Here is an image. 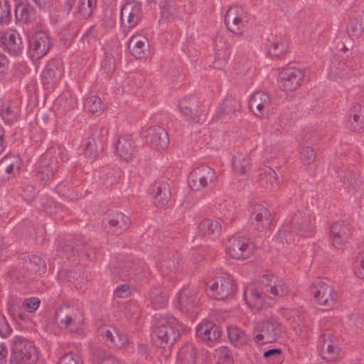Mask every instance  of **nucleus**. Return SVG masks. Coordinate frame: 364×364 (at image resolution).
Listing matches in <instances>:
<instances>
[{
	"label": "nucleus",
	"mask_w": 364,
	"mask_h": 364,
	"mask_svg": "<svg viewBox=\"0 0 364 364\" xmlns=\"http://www.w3.org/2000/svg\"><path fill=\"white\" fill-rule=\"evenodd\" d=\"M288 292L285 283L273 275H264L258 284H247L243 291L247 305L253 311L264 306L265 301L263 294L269 293V296H283Z\"/></svg>",
	"instance_id": "obj_1"
},
{
	"label": "nucleus",
	"mask_w": 364,
	"mask_h": 364,
	"mask_svg": "<svg viewBox=\"0 0 364 364\" xmlns=\"http://www.w3.org/2000/svg\"><path fill=\"white\" fill-rule=\"evenodd\" d=\"M282 332V327L278 318L269 314L257 321L252 333L255 343L261 345L276 341Z\"/></svg>",
	"instance_id": "obj_2"
},
{
	"label": "nucleus",
	"mask_w": 364,
	"mask_h": 364,
	"mask_svg": "<svg viewBox=\"0 0 364 364\" xmlns=\"http://www.w3.org/2000/svg\"><path fill=\"white\" fill-rule=\"evenodd\" d=\"M38 357L33 341L20 336L12 339L10 364H35Z\"/></svg>",
	"instance_id": "obj_3"
},
{
	"label": "nucleus",
	"mask_w": 364,
	"mask_h": 364,
	"mask_svg": "<svg viewBox=\"0 0 364 364\" xmlns=\"http://www.w3.org/2000/svg\"><path fill=\"white\" fill-rule=\"evenodd\" d=\"M55 320L60 328L70 332L81 333L85 328V317L77 308L65 306L58 309L55 313Z\"/></svg>",
	"instance_id": "obj_4"
},
{
	"label": "nucleus",
	"mask_w": 364,
	"mask_h": 364,
	"mask_svg": "<svg viewBox=\"0 0 364 364\" xmlns=\"http://www.w3.org/2000/svg\"><path fill=\"white\" fill-rule=\"evenodd\" d=\"M179 330L175 320L166 321L157 326L153 331L152 339L154 344L162 348H171L179 338Z\"/></svg>",
	"instance_id": "obj_5"
},
{
	"label": "nucleus",
	"mask_w": 364,
	"mask_h": 364,
	"mask_svg": "<svg viewBox=\"0 0 364 364\" xmlns=\"http://www.w3.org/2000/svg\"><path fill=\"white\" fill-rule=\"evenodd\" d=\"M247 12L240 6H231L227 11L225 22L228 29L235 34L242 35L249 23Z\"/></svg>",
	"instance_id": "obj_6"
},
{
	"label": "nucleus",
	"mask_w": 364,
	"mask_h": 364,
	"mask_svg": "<svg viewBox=\"0 0 364 364\" xmlns=\"http://www.w3.org/2000/svg\"><path fill=\"white\" fill-rule=\"evenodd\" d=\"M51 47V40L45 31L32 33L28 41V53L33 60H37L47 54Z\"/></svg>",
	"instance_id": "obj_7"
},
{
	"label": "nucleus",
	"mask_w": 364,
	"mask_h": 364,
	"mask_svg": "<svg viewBox=\"0 0 364 364\" xmlns=\"http://www.w3.org/2000/svg\"><path fill=\"white\" fill-rule=\"evenodd\" d=\"M232 290L233 285L230 279L220 276L206 283L205 293L210 298L221 300L230 296Z\"/></svg>",
	"instance_id": "obj_8"
},
{
	"label": "nucleus",
	"mask_w": 364,
	"mask_h": 364,
	"mask_svg": "<svg viewBox=\"0 0 364 364\" xmlns=\"http://www.w3.org/2000/svg\"><path fill=\"white\" fill-rule=\"evenodd\" d=\"M299 219V216L296 215L292 220H287V223L289 222V225L287 224L284 229L279 230L278 237L281 239L284 238L287 242H290L291 240L294 241V239L292 238L294 233L297 234L298 232L300 236L304 237L312 236L314 234L313 222L310 220L297 227Z\"/></svg>",
	"instance_id": "obj_9"
},
{
	"label": "nucleus",
	"mask_w": 364,
	"mask_h": 364,
	"mask_svg": "<svg viewBox=\"0 0 364 364\" xmlns=\"http://www.w3.org/2000/svg\"><path fill=\"white\" fill-rule=\"evenodd\" d=\"M225 252L235 259H245L253 252V245L245 237H232L228 239Z\"/></svg>",
	"instance_id": "obj_10"
},
{
	"label": "nucleus",
	"mask_w": 364,
	"mask_h": 364,
	"mask_svg": "<svg viewBox=\"0 0 364 364\" xmlns=\"http://www.w3.org/2000/svg\"><path fill=\"white\" fill-rule=\"evenodd\" d=\"M216 173L208 166H200L194 168L188 176L190 188L194 191H200L208 186L216 179Z\"/></svg>",
	"instance_id": "obj_11"
},
{
	"label": "nucleus",
	"mask_w": 364,
	"mask_h": 364,
	"mask_svg": "<svg viewBox=\"0 0 364 364\" xmlns=\"http://www.w3.org/2000/svg\"><path fill=\"white\" fill-rule=\"evenodd\" d=\"M304 79L301 70L296 68H288L282 70L279 77V85L285 92H291L301 85Z\"/></svg>",
	"instance_id": "obj_12"
},
{
	"label": "nucleus",
	"mask_w": 364,
	"mask_h": 364,
	"mask_svg": "<svg viewBox=\"0 0 364 364\" xmlns=\"http://www.w3.org/2000/svg\"><path fill=\"white\" fill-rule=\"evenodd\" d=\"M197 291L189 286L183 287L176 294L173 304L182 313H187L198 303Z\"/></svg>",
	"instance_id": "obj_13"
},
{
	"label": "nucleus",
	"mask_w": 364,
	"mask_h": 364,
	"mask_svg": "<svg viewBox=\"0 0 364 364\" xmlns=\"http://www.w3.org/2000/svg\"><path fill=\"white\" fill-rule=\"evenodd\" d=\"M141 4L136 1L125 3L121 9V21L128 28L136 26L140 20Z\"/></svg>",
	"instance_id": "obj_14"
},
{
	"label": "nucleus",
	"mask_w": 364,
	"mask_h": 364,
	"mask_svg": "<svg viewBox=\"0 0 364 364\" xmlns=\"http://www.w3.org/2000/svg\"><path fill=\"white\" fill-rule=\"evenodd\" d=\"M311 292L319 305L331 306L334 304L336 294L333 287L322 281L315 282L311 287Z\"/></svg>",
	"instance_id": "obj_15"
},
{
	"label": "nucleus",
	"mask_w": 364,
	"mask_h": 364,
	"mask_svg": "<svg viewBox=\"0 0 364 364\" xmlns=\"http://www.w3.org/2000/svg\"><path fill=\"white\" fill-rule=\"evenodd\" d=\"M115 155L125 162H131L137 156V152L131 136H120L114 146Z\"/></svg>",
	"instance_id": "obj_16"
},
{
	"label": "nucleus",
	"mask_w": 364,
	"mask_h": 364,
	"mask_svg": "<svg viewBox=\"0 0 364 364\" xmlns=\"http://www.w3.org/2000/svg\"><path fill=\"white\" fill-rule=\"evenodd\" d=\"M0 47L11 54H16L23 49L19 33L13 29L0 31Z\"/></svg>",
	"instance_id": "obj_17"
},
{
	"label": "nucleus",
	"mask_w": 364,
	"mask_h": 364,
	"mask_svg": "<svg viewBox=\"0 0 364 364\" xmlns=\"http://www.w3.org/2000/svg\"><path fill=\"white\" fill-rule=\"evenodd\" d=\"M289 48L287 38L282 34L271 33L264 40V49L269 55L279 56Z\"/></svg>",
	"instance_id": "obj_18"
},
{
	"label": "nucleus",
	"mask_w": 364,
	"mask_h": 364,
	"mask_svg": "<svg viewBox=\"0 0 364 364\" xmlns=\"http://www.w3.org/2000/svg\"><path fill=\"white\" fill-rule=\"evenodd\" d=\"M40 299L37 297H30L26 299L22 304L21 306H18L16 304H11L9 307V311L14 319L18 318L22 321H28L30 320V317L28 313L24 311H27L28 313H33L39 307Z\"/></svg>",
	"instance_id": "obj_19"
},
{
	"label": "nucleus",
	"mask_w": 364,
	"mask_h": 364,
	"mask_svg": "<svg viewBox=\"0 0 364 364\" xmlns=\"http://www.w3.org/2000/svg\"><path fill=\"white\" fill-rule=\"evenodd\" d=\"M146 143L157 150L165 149L169 143L167 132L161 127L156 126L150 127L145 135Z\"/></svg>",
	"instance_id": "obj_20"
},
{
	"label": "nucleus",
	"mask_w": 364,
	"mask_h": 364,
	"mask_svg": "<svg viewBox=\"0 0 364 364\" xmlns=\"http://www.w3.org/2000/svg\"><path fill=\"white\" fill-rule=\"evenodd\" d=\"M220 336V331L213 322L204 319L196 326V337L205 342L216 341Z\"/></svg>",
	"instance_id": "obj_21"
},
{
	"label": "nucleus",
	"mask_w": 364,
	"mask_h": 364,
	"mask_svg": "<svg viewBox=\"0 0 364 364\" xmlns=\"http://www.w3.org/2000/svg\"><path fill=\"white\" fill-rule=\"evenodd\" d=\"M321 355L324 360H333L338 358L340 348L336 338L331 335L321 338Z\"/></svg>",
	"instance_id": "obj_22"
},
{
	"label": "nucleus",
	"mask_w": 364,
	"mask_h": 364,
	"mask_svg": "<svg viewBox=\"0 0 364 364\" xmlns=\"http://www.w3.org/2000/svg\"><path fill=\"white\" fill-rule=\"evenodd\" d=\"M250 218L252 226L258 231L265 230L271 223L270 213L269 210L262 205L254 206Z\"/></svg>",
	"instance_id": "obj_23"
},
{
	"label": "nucleus",
	"mask_w": 364,
	"mask_h": 364,
	"mask_svg": "<svg viewBox=\"0 0 364 364\" xmlns=\"http://www.w3.org/2000/svg\"><path fill=\"white\" fill-rule=\"evenodd\" d=\"M129 49L134 57L144 59L149 54L148 39L140 35L132 36L129 39Z\"/></svg>",
	"instance_id": "obj_24"
},
{
	"label": "nucleus",
	"mask_w": 364,
	"mask_h": 364,
	"mask_svg": "<svg viewBox=\"0 0 364 364\" xmlns=\"http://www.w3.org/2000/svg\"><path fill=\"white\" fill-rule=\"evenodd\" d=\"M21 159L17 154H6L0 159V176H14L19 170Z\"/></svg>",
	"instance_id": "obj_25"
},
{
	"label": "nucleus",
	"mask_w": 364,
	"mask_h": 364,
	"mask_svg": "<svg viewBox=\"0 0 364 364\" xmlns=\"http://www.w3.org/2000/svg\"><path fill=\"white\" fill-rule=\"evenodd\" d=\"M350 235V229L341 221L333 223L331 227V237L332 244L335 248L340 250Z\"/></svg>",
	"instance_id": "obj_26"
},
{
	"label": "nucleus",
	"mask_w": 364,
	"mask_h": 364,
	"mask_svg": "<svg viewBox=\"0 0 364 364\" xmlns=\"http://www.w3.org/2000/svg\"><path fill=\"white\" fill-rule=\"evenodd\" d=\"M99 333L117 348L124 346L128 341L127 335L114 327L101 326Z\"/></svg>",
	"instance_id": "obj_27"
},
{
	"label": "nucleus",
	"mask_w": 364,
	"mask_h": 364,
	"mask_svg": "<svg viewBox=\"0 0 364 364\" xmlns=\"http://www.w3.org/2000/svg\"><path fill=\"white\" fill-rule=\"evenodd\" d=\"M270 99L269 95L264 92H255L249 100L250 109L257 116L262 114L263 111L269 106Z\"/></svg>",
	"instance_id": "obj_28"
},
{
	"label": "nucleus",
	"mask_w": 364,
	"mask_h": 364,
	"mask_svg": "<svg viewBox=\"0 0 364 364\" xmlns=\"http://www.w3.org/2000/svg\"><path fill=\"white\" fill-rule=\"evenodd\" d=\"M109 225L110 230L118 235L128 229L130 220L124 213L116 212L109 215Z\"/></svg>",
	"instance_id": "obj_29"
},
{
	"label": "nucleus",
	"mask_w": 364,
	"mask_h": 364,
	"mask_svg": "<svg viewBox=\"0 0 364 364\" xmlns=\"http://www.w3.org/2000/svg\"><path fill=\"white\" fill-rule=\"evenodd\" d=\"M20 109L17 102L11 101L3 104L1 109V115L3 120L7 124L15 122L18 116Z\"/></svg>",
	"instance_id": "obj_30"
},
{
	"label": "nucleus",
	"mask_w": 364,
	"mask_h": 364,
	"mask_svg": "<svg viewBox=\"0 0 364 364\" xmlns=\"http://www.w3.org/2000/svg\"><path fill=\"white\" fill-rule=\"evenodd\" d=\"M168 299V294L161 288H156L152 290L148 296L150 305L154 309L164 308L167 304Z\"/></svg>",
	"instance_id": "obj_31"
},
{
	"label": "nucleus",
	"mask_w": 364,
	"mask_h": 364,
	"mask_svg": "<svg viewBox=\"0 0 364 364\" xmlns=\"http://www.w3.org/2000/svg\"><path fill=\"white\" fill-rule=\"evenodd\" d=\"M222 230V225L217 221L211 219H205L198 225V230L203 235L216 237Z\"/></svg>",
	"instance_id": "obj_32"
},
{
	"label": "nucleus",
	"mask_w": 364,
	"mask_h": 364,
	"mask_svg": "<svg viewBox=\"0 0 364 364\" xmlns=\"http://www.w3.org/2000/svg\"><path fill=\"white\" fill-rule=\"evenodd\" d=\"M227 332L230 343L235 347L242 346L248 341L249 338L247 334L235 326H228Z\"/></svg>",
	"instance_id": "obj_33"
},
{
	"label": "nucleus",
	"mask_w": 364,
	"mask_h": 364,
	"mask_svg": "<svg viewBox=\"0 0 364 364\" xmlns=\"http://www.w3.org/2000/svg\"><path fill=\"white\" fill-rule=\"evenodd\" d=\"M328 77L334 80H339L345 77H351L352 73L346 70V65L343 63H332L328 68Z\"/></svg>",
	"instance_id": "obj_34"
},
{
	"label": "nucleus",
	"mask_w": 364,
	"mask_h": 364,
	"mask_svg": "<svg viewBox=\"0 0 364 364\" xmlns=\"http://www.w3.org/2000/svg\"><path fill=\"white\" fill-rule=\"evenodd\" d=\"M199 106V102L193 95H190L181 99L178 103V108L185 115L191 117V122H195L192 117L193 112Z\"/></svg>",
	"instance_id": "obj_35"
},
{
	"label": "nucleus",
	"mask_w": 364,
	"mask_h": 364,
	"mask_svg": "<svg viewBox=\"0 0 364 364\" xmlns=\"http://www.w3.org/2000/svg\"><path fill=\"white\" fill-rule=\"evenodd\" d=\"M161 18L159 23L171 21L176 15V6L173 0H161L160 1Z\"/></svg>",
	"instance_id": "obj_36"
},
{
	"label": "nucleus",
	"mask_w": 364,
	"mask_h": 364,
	"mask_svg": "<svg viewBox=\"0 0 364 364\" xmlns=\"http://www.w3.org/2000/svg\"><path fill=\"white\" fill-rule=\"evenodd\" d=\"M159 269L164 277H171L181 270V262L178 257H173L160 263Z\"/></svg>",
	"instance_id": "obj_37"
},
{
	"label": "nucleus",
	"mask_w": 364,
	"mask_h": 364,
	"mask_svg": "<svg viewBox=\"0 0 364 364\" xmlns=\"http://www.w3.org/2000/svg\"><path fill=\"white\" fill-rule=\"evenodd\" d=\"M261 183L266 188L275 190L279 185V180L275 171L267 166L262 173Z\"/></svg>",
	"instance_id": "obj_38"
},
{
	"label": "nucleus",
	"mask_w": 364,
	"mask_h": 364,
	"mask_svg": "<svg viewBox=\"0 0 364 364\" xmlns=\"http://www.w3.org/2000/svg\"><path fill=\"white\" fill-rule=\"evenodd\" d=\"M171 196L170 186L167 183H160L154 194V203L158 207H162L167 204Z\"/></svg>",
	"instance_id": "obj_39"
},
{
	"label": "nucleus",
	"mask_w": 364,
	"mask_h": 364,
	"mask_svg": "<svg viewBox=\"0 0 364 364\" xmlns=\"http://www.w3.org/2000/svg\"><path fill=\"white\" fill-rule=\"evenodd\" d=\"M196 359V349L191 344L185 345L178 353V361L181 364H194Z\"/></svg>",
	"instance_id": "obj_40"
},
{
	"label": "nucleus",
	"mask_w": 364,
	"mask_h": 364,
	"mask_svg": "<svg viewBox=\"0 0 364 364\" xmlns=\"http://www.w3.org/2000/svg\"><path fill=\"white\" fill-rule=\"evenodd\" d=\"M15 16L17 21L26 23L33 17V9L27 4L18 3L16 6Z\"/></svg>",
	"instance_id": "obj_41"
},
{
	"label": "nucleus",
	"mask_w": 364,
	"mask_h": 364,
	"mask_svg": "<svg viewBox=\"0 0 364 364\" xmlns=\"http://www.w3.org/2000/svg\"><path fill=\"white\" fill-rule=\"evenodd\" d=\"M250 158L243 154H237L232 159V166L235 171L240 175L245 174L250 168Z\"/></svg>",
	"instance_id": "obj_42"
},
{
	"label": "nucleus",
	"mask_w": 364,
	"mask_h": 364,
	"mask_svg": "<svg viewBox=\"0 0 364 364\" xmlns=\"http://www.w3.org/2000/svg\"><path fill=\"white\" fill-rule=\"evenodd\" d=\"M85 109L94 114H100L104 111V106L100 97L91 95L86 97L84 103Z\"/></svg>",
	"instance_id": "obj_43"
},
{
	"label": "nucleus",
	"mask_w": 364,
	"mask_h": 364,
	"mask_svg": "<svg viewBox=\"0 0 364 364\" xmlns=\"http://www.w3.org/2000/svg\"><path fill=\"white\" fill-rule=\"evenodd\" d=\"M37 169L36 176L43 185L49 183L53 180L54 173L52 167L47 164V162H41Z\"/></svg>",
	"instance_id": "obj_44"
},
{
	"label": "nucleus",
	"mask_w": 364,
	"mask_h": 364,
	"mask_svg": "<svg viewBox=\"0 0 364 364\" xmlns=\"http://www.w3.org/2000/svg\"><path fill=\"white\" fill-rule=\"evenodd\" d=\"M349 127L353 130L364 128V107L358 105L355 107L353 118L349 120Z\"/></svg>",
	"instance_id": "obj_45"
},
{
	"label": "nucleus",
	"mask_w": 364,
	"mask_h": 364,
	"mask_svg": "<svg viewBox=\"0 0 364 364\" xmlns=\"http://www.w3.org/2000/svg\"><path fill=\"white\" fill-rule=\"evenodd\" d=\"M18 188L21 197L26 201L33 200L36 194V188L28 179L23 180Z\"/></svg>",
	"instance_id": "obj_46"
},
{
	"label": "nucleus",
	"mask_w": 364,
	"mask_h": 364,
	"mask_svg": "<svg viewBox=\"0 0 364 364\" xmlns=\"http://www.w3.org/2000/svg\"><path fill=\"white\" fill-rule=\"evenodd\" d=\"M42 83L44 87L50 91L54 89L58 82V78L55 75V72L53 69H45L41 74Z\"/></svg>",
	"instance_id": "obj_47"
},
{
	"label": "nucleus",
	"mask_w": 364,
	"mask_h": 364,
	"mask_svg": "<svg viewBox=\"0 0 364 364\" xmlns=\"http://www.w3.org/2000/svg\"><path fill=\"white\" fill-rule=\"evenodd\" d=\"M364 29V14L359 17L350 20L348 26L347 32L352 37L358 36Z\"/></svg>",
	"instance_id": "obj_48"
},
{
	"label": "nucleus",
	"mask_w": 364,
	"mask_h": 364,
	"mask_svg": "<svg viewBox=\"0 0 364 364\" xmlns=\"http://www.w3.org/2000/svg\"><path fill=\"white\" fill-rule=\"evenodd\" d=\"M96 7V0H79L77 12L83 18L90 16Z\"/></svg>",
	"instance_id": "obj_49"
},
{
	"label": "nucleus",
	"mask_w": 364,
	"mask_h": 364,
	"mask_svg": "<svg viewBox=\"0 0 364 364\" xmlns=\"http://www.w3.org/2000/svg\"><path fill=\"white\" fill-rule=\"evenodd\" d=\"M351 269L359 278H364V252L352 259Z\"/></svg>",
	"instance_id": "obj_50"
},
{
	"label": "nucleus",
	"mask_w": 364,
	"mask_h": 364,
	"mask_svg": "<svg viewBox=\"0 0 364 364\" xmlns=\"http://www.w3.org/2000/svg\"><path fill=\"white\" fill-rule=\"evenodd\" d=\"M215 357L219 364H233V358L227 347L221 346L215 351Z\"/></svg>",
	"instance_id": "obj_51"
},
{
	"label": "nucleus",
	"mask_w": 364,
	"mask_h": 364,
	"mask_svg": "<svg viewBox=\"0 0 364 364\" xmlns=\"http://www.w3.org/2000/svg\"><path fill=\"white\" fill-rule=\"evenodd\" d=\"M263 356L269 364H279L282 363V349L271 348L264 352Z\"/></svg>",
	"instance_id": "obj_52"
},
{
	"label": "nucleus",
	"mask_w": 364,
	"mask_h": 364,
	"mask_svg": "<svg viewBox=\"0 0 364 364\" xmlns=\"http://www.w3.org/2000/svg\"><path fill=\"white\" fill-rule=\"evenodd\" d=\"M316 157L314 150L310 146H304L301 148L299 151V159L304 165L311 164Z\"/></svg>",
	"instance_id": "obj_53"
},
{
	"label": "nucleus",
	"mask_w": 364,
	"mask_h": 364,
	"mask_svg": "<svg viewBox=\"0 0 364 364\" xmlns=\"http://www.w3.org/2000/svg\"><path fill=\"white\" fill-rule=\"evenodd\" d=\"M100 135L94 134L92 139H89L86 144H82V150L88 157H94L96 155V140H99Z\"/></svg>",
	"instance_id": "obj_54"
},
{
	"label": "nucleus",
	"mask_w": 364,
	"mask_h": 364,
	"mask_svg": "<svg viewBox=\"0 0 364 364\" xmlns=\"http://www.w3.org/2000/svg\"><path fill=\"white\" fill-rule=\"evenodd\" d=\"M11 19V8L7 0H0V23L7 24Z\"/></svg>",
	"instance_id": "obj_55"
},
{
	"label": "nucleus",
	"mask_w": 364,
	"mask_h": 364,
	"mask_svg": "<svg viewBox=\"0 0 364 364\" xmlns=\"http://www.w3.org/2000/svg\"><path fill=\"white\" fill-rule=\"evenodd\" d=\"M226 208L227 211L223 213V216L220 218L225 225L232 221L234 215V209L230 200L225 202L224 205H220V209L221 212H223Z\"/></svg>",
	"instance_id": "obj_56"
},
{
	"label": "nucleus",
	"mask_w": 364,
	"mask_h": 364,
	"mask_svg": "<svg viewBox=\"0 0 364 364\" xmlns=\"http://www.w3.org/2000/svg\"><path fill=\"white\" fill-rule=\"evenodd\" d=\"M31 269L36 272L41 274L46 271V264L44 261L39 257L34 256L30 259Z\"/></svg>",
	"instance_id": "obj_57"
},
{
	"label": "nucleus",
	"mask_w": 364,
	"mask_h": 364,
	"mask_svg": "<svg viewBox=\"0 0 364 364\" xmlns=\"http://www.w3.org/2000/svg\"><path fill=\"white\" fill-rule=\"evenodd\" d=\"M11 328L4 315L0 313V335L2 337L8 336Z\"/></svg>",
	"instance_id": "obj_58"
},
{
	"label": "nucleus",
	"mask_w": 364,
	"mask_h": 364,
	"mask_svg": "<svg viewBox=\"0 0 364 364\" xmlns=\"http://www.w3.org/2000/svg\"><path fill=\"white\" fill-rule=\"evenodd\" d=\"M59 364H82V361L75 354H67L61 358Z\"/></svg>",
	"instance_id": "obj_59"
},
{
	"label": "nucleus",
	"mask_w": 364,
	"mask_h": 364,
	"mask_svg": "<svg viewBox=\"0 0 364 364\" xmlns=\"http://www.w3.org/2000/svg\"><path fill=\"white\" fill-rule=\"evenodd\" d=\"M130 293L129 286L125 284L117 287L114 291V295L120 298H126Z\"/></svg>",
	"instance_id": "obj_60"
},
{
	"label": "nucleus",
	"mask_w": 364,
	"mask_h": 364,
	"mask_svg": "<svg viewBox=\"0 0 364 364\" xmlns=\"http://www.w3.org/2000/svg\"><path fill=\"white\" fill-rule=\"evenodd\" d=\"M364 321L357 314H352L349 317L348 323L350 326H356L361 328L363 326Z\"/></svg>",
	"instance_id": "obj_61"
},
{
	"label": "nucleus",
	"mask_w": 364,
	"mask_h": 364,
	"mask_svg": "<svg viewBox=\"0 0 364 364\" xmlns=\"http://www.w3.org/2000/svg\"><path fill=\"white\" fill-rule=\"evenodd\" d=\"M7 147V141L5 137L4 129L0 127V154H2Z\"/></svg>",
	"instance_id": "obj_62"
},
{
	"label": "nucleus",
	"mask_w": 364,
	"mask_h": 364,
	"mask_svg": "<svg viewBox=\"0 0 364 364\" xmlns=\"http://www.w3.org/2000/svg\"><path fill=\"white\" fill-rule=\"evenodd\" d=\"M101 364H125L124 362L119 360L116 357L113 355H107L105 357Z\"/></svg>",
	"instance_id": "obj_63"
},
{
	"label": "nucleus",
	"mask_w": 364,
	"mask_h": 364,
	"mask_svg": "<svg viewBox=\"0 0 364 364\" xmlns=\"http://www.w3.org/2000/svg\"><path fill=\"white\" fill-rule=\"evenodd\" d=\"M9 68V60L7 57L0 53V73H4Z\"/></svg>",
	"instance_id": "obj_64"
}]
</instances>
